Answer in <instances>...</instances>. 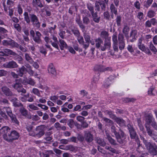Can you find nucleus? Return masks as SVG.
I'll return each instance as SVG.
<instances>
[{"label": "nucleus", "mask_w": 157, "mask_h": 157, "mask_svg": "<svg viewBox=\"0 0 157 157\" xmlns=\"http://www.w3.org/2000/svg\"><path fill=\"white\" fill-rule=\"evenodd\" d=\"M93 16V20L94 21L97 23H98L100 19V17L97 15V13H95L92 14Z\"/></svg>", "instance_id": "obj_28"}, {"label": "nucleus", "mask_w": 157, "mask_h": 157, "mask_svg": "<svg viewBox=\"0 0 157 157\" xmlns=\"http://www.w3.org/2000/svg\"><path fill=\"white\" fill-rule=\"evenodd\" d=\"M107 139L109 141V142L110 143L113 145H116V142L110 136L108 135H107Z\"/></svg>", "instance_id": "obj_31"}, {"label": "nucleus", "mask_w": 157, "mask_h": 157, "mask_svg": "<svg viewBox=\"0 0 157 157\" xmlns=\"http://www.w3.org/2000/svg\"><path fill=\"white\" fill-rule=\"evenodd\" d=\"M37 102H40L42 103H44L46 102V100L45 98H40L38 101H37Z\"/></svg>", "instance_id": "obj_59"}, {"label": "nucleus", "mask_w": 157, "mask_h": 157, "mask_svg": "<svg viewBox=\"0 0 157 157\" xmlns=\"http://www.w3.org/2000/svg\"><path fill=\"white\" fill-rule=\"evenodd\" d=\"M80 94L82 97H84L86 96L87 93L85 90H82L80 91Z\"/></svg>", "instance_id": "obj_50"}, {"label": "nucleus", "mask_w": 157, "mask_h": 157, "mask_svg": "<svg viewBox=\"0 0 157 157\" xmlns=\"http://www.w3.org/2000/svg\"><path fill=\"white\" fill-rule=\"evenodd\" d=\"M153 42L154 44H157V35H156L153 37Z\"/></svg>", "instance_id": "obj_63"}, {"label": "nucleus", "mask_w": 157, "mask_h": 157, "mask_svg": "<svg viewBox=\"0 0 157 157\" xmlns=\"http://www.w3.org/2000/svg\"><path fill=\"white\" fill-rule=\"evenodd\" d=\"M151 125L155 130H157V123L155 121Z\"/></svg>", "instance_id": "obj_51"}, {"label": "nucleus", "mask_w": 157, "mask_h": 157, "mask_svg": "<svg viewBox=\"0 0 157 157\" xmlns=\"http://www.w3.org/2000/svg\"><path fill=\"white\" fill-rule=\"evenodd\" d=\"M101 37L106 38L109 36L108 33L106 31H103L101 33Z\"/></svg>", "instance_id": "obj_34"}, {"label": "nucleus", "mask_w": 157, "mask_h": 157, "mask_svg": "<svg viewBox=\"0 0 157 157\" xmlns=\"http://www.w3.org/2000/svg\"><path fill=\"white\" fill-rule=\"evenodd\" d=\"M155 119L153 117V115L151 113L147 114L145 116L146 125L149 126L150 124H151L154 121Z\"/></svg>", "instance_id": "obj_4"}, {"label": "nucleus", "mask_w": 157, "mask_h": 157, "mask_svg": "<svg viewBox=\"0 0 157 157\" xmlns=\"http://www.w3.org/2000/svg\"><path fill=\"white\" fill-rule=\"evenodd\" d=\"M68 140L66 139H62L60 140V143L61 144H66L68 143Z\"/></svg>", "instance_id": "obj_64"}, {"label": "nucleus", "mask_w": 157, "mask_h": 157, "mask_svg": "<svg viewBox=\"0 0 157 157\" xmlns=\"http://www.w3.org/2000/svg\"><path fill=\"white\" fill-rule=\"evenodd\" d=\"M23 15L25 21L27 23H29L30 22V20L28 13L27 12H25Z\"/></svg>", "instance_id": "obj_30"}, {"label": "nucleus", "mask_w": 157, "mask_h": 157, "mask_svg": "<svg viewBox=\"0 0 157 157\" xmlns=\"http://www.w3.org/2000/svg\"><path fill=\"white\" fill-rule=\"evenodd\" d=\"M3 44L4 45H9L12 47L17 46V44L11 39L3 40L2 42Z\"/></svg>", "instance_id": "obj_7"}, {"label": "nucleus", "mask_w": 157, "mask_h": 157, "mask_svg": "<svg viewBox=\"0 0 157 157\" xmlns=\"http://www.w3.org/2000/svg\"><path fill=\"white\" fill-rule=\"evenodd\" d=\"M83 21L84 23L86 24H88L90 22L89 19L86 17L83 18Z\"/></svg>", "instance_id": "obj_58"}, {"label": "nucleus", "mask_w": 157, "mask_h": 157, "mask_svg": "<svg viewBox=\"0 0 157 157\" xmlns=\"http://www.w3.org/2000/svg\"><path fill=\"white\" fill-rule=\"evenodd\" d=\"M24 83L29 84L33 86L35 83L34 81L31 78H29L24 81Z\"/></svg>", "instance_id": "obj_23"}, {"label": "nucleus", "mask_w": 157, "mask_h": 157, "mask_svg": "<svg viewBox=\"0 0 157 157\" xmlns=\"http://www.w3.org/2000/svg\"><path fill=\"white\" fill-rule=\"evenodd\" d=\"M4 67L10 68H16L18 67L16 63L13 61L9 62L8 63L4 65Z\"/></svg>", "instance_id": "obj_15"}, {"label": "nucleus", "mask_w": 157, "mask_h": 157, "mask_svg": "<svg viewBox=\"0 0 157 157\" xmlns=\"http://www.w3.org/2000/svg\"><path fill=\"white\" fill-rule=\"evenodd\" d=\"M115 121L120 126H123L124 125V120L119 118H116L115 119Z\"/></svg>", "instance_id": "obj_25"}, {"label": "nucleus", "mask_w": 157, "mask_h": 157, "mask_svg": "<svg viewBox=\"0 0 157 157\" xmlns=\"http://www.w3.org/2000/svg\"><path fill=\"white\" fill-rule=\"evenodd\" d=\"M77 40L80 44H82L83 42V39L82 36H78Z\"/></svg>", "instance_id": "obj_54"}, {"label": "nucleus", "mask_w": 157, "mask_h": 157, "mask_svg": "<svg viewBox=\"0 0 157 157\" xmlns=\"http://www.w3.org/2000/svg\"><path fill=\"white\" fill-rule=\"evenodd\" d=\"M11 101H13V105L15 106H22V104L19 102L17 98H14L12 99Z\"/></svg>", "instance_id": "obj_24"}, {"label": "nucleus", "mask_w": 157, "mask_h": 157, "mask_svg": "<svg viewBox=\"0 0 157 157\" xmlns=\"http://www.w3.org/2000/svg\"><path fill=\"white\" fill-rule=\"evenodd\" d=\"M45 127L44 125H42L38 126L36 128V131L38 132L37 134H36V137L39 138L43 136L44 133Z\"/></svg>", "instance_id": "obj_3"}, {"label": "nucleus", "mask_w": 157, "mask_h": 157, "mask_svg": "<svg viewBox=\"0 0 157 157\" xmlns=\"http://www.w3.org/2000/svg\"><path fill=\"white\" fill-rule=\"evenodd\" d=\"M72 31L73 33L75 36H78L79 35V33L78 30H72Z\"/></svg>", "instance_id": "obj_61"}, {"label": "nucleus", "mask_w": 157, "mask_h": 157, "mask_svg": "<svg viewBox=\"0 0 157 157\" xmlns=\"http://www.w3.org/2000/svg\"><path fill=\"white\" fill-rule=\"evenodd\" d=\"M136 34L137 31L136 30H133L131 33V36L132 38L136 39L137 37Z\"/></svg>", "instance_id": "obj_43"}, {"label": "nucleus", "mask_w": 157, "mask_h": 157, "mask_svg": "<svg viewBox=\"0 0 157 157\" xmlns=\"http://www.w3.org/2000/svg\"><path fill=\"white\" fill-rule=\"evenodd\" d=\"M20 112L22 115L26 116L27 115V111L24 108H22L20 109Z\"/></svg>", "instance_id": "obj_33"}, {"label": "nucleus", "mask_w": 157, "mask_h": 157, "mask_svg": "<svg viewBox=\"0 0 157 157\" xmlns=\"http://www.w3.org/2000/svg\"><path fill=\"white\" fill-rule=\"evenodd\" d=\"M85 118L81 116H78L77 117V119L78 121L80 122L81 123L83 122L84 121Z\"/></svg>", "instance_id": "obj_52"}, {"label": "nucleus", "mask_w": 157, "mask_h": 157, "mask_svg": "<svg viewBox=\"0 0 157 157\" xmlns=\"http://www.w3.org/2000/svg\"><path fill=\"white\" fill-rule=\"evenodd\" d=\"M153 0H147V1L145 6L146 7H148L150 6L152 4Z\"/></svg>", "instance_id": "obj_49"}, {"label": "nucleus", "mask_w": 157, "mask_h": 157, "mask_svg": "<svg viewBox=\"0 0 157 157\" xmlns=\"http://www.w3.org/2000/svg\"><path fill=\"white\" fill-rule=\"evenodd\" d=\"M145 26L147 28H150L151 27V24L150 20H147L146 22Z\"/></svg>", "instance_id": "obj_46"}, {"label": "nucleus", "mask_w": 157, "mask_h": 157, "mask_svg": "<svg viewBox=\"0 0 157 157\" xmlns=\"http://www.w3.org/2000/svg\"><path fill=\"white\" fill-rule=\"evenodd\" d=\"M74 121L72 119L69 120L67 122L68 125L71 128L73 127L74 125Z\"/></svg>", "instance_id": "obj_39"}, {"label": "nucleus", "mask_w": 157, "mask_h": 157, "mask_svg": "<svg viewBox=\"0 0 157 157\" xmlns=\"http://www.w3.org/2000/svg\"><path fill=\"white\" fill-rule=\"evenodd\" d=\"M76 21L78 23V24L79 25L80 27V28L83 29L84 28V27L83 25L82 24V23L81 22L80 20L78 19H77L76 20Z\"/></svg>", "instance_id": "obj_60"}, {"label": "nucleus", "mask_w": 157, "mask_h": 157, "mask_svg": "<svg viewBox=\"0 0 157 157\" xmlns=\"http://www.w3.org/2000/svg\"><path fill=\"white\" fill-rule=\"evenodd\" d=\"M37 106L45 110H47L48 108L47 106L41 104H38L37 105Z\"/></svg>", "instance_id": "obj_48"}, {"label": "nucleus", "mask_w": 157, "mask_h": 157, "mask_svg": "<svg viewBox=\"0 0 157 157\" xmlns=\"http://www.w3.org/2000/svg\"><path fill=\"white\" fill-rule=\"evenodd\" d=\"M88 9L90 11L92 14L94 13L93 11V7L92 6H91V5H88Z\"/></svg>", "instance_id": "obj_62"}, {"label": "nucleus", "mask_w": 157, "mask_h": 157, "mask_svg": "<svg viewBox=\"0 0 157 157\" xmlns=\"http://www.w3.org/2000/svg\"><path fill=\"white\" fill-rule=\"evenodd\" d=\"M98 143L101 146H104L105 145V143L101 139L99 138L97 140Z\"/></svg>", "instance_id": "obj_38"}, {"label": "nucleus", "mask_w": 157, "mask_h": 157, "mask_svg": "<svg viewBox=\"0 0 157 157\" xmlns=\"http://www.w3.org/2000/svg\"><path fill=\"white\" fill-rule=\"evenodd\" d=\"M58 98L59 97L58 96L53 95L50 97V99L53 102H55L58 99Z\"/></svg>", "instance_id": "obj_41"}, {"label": "nucleus", "mask_w": 157, "mask_h": 157, "mask_svg": "<svg viewBox=\"0 0 157 157\" xmlns=\"http://www.w3.org/2000/svg\"><path fill=\"white\" fill-rule=\"evenodd\" d=\"M31 93L36 95L37 96H38V97H40V91L37 88H33L32 90Z\"/></svg>", "instance_id": "obj_32"}, {"label": "nucleus", "mask_w": 157, "mask_h": 157, "mask_svg": "<svg viewBox=\"0 0 157 157\" xmlns=\"http://www.w3.org/2000/svg\"><path fill=\"white\" fill-rule=\"evenodd\" d=\"M2 90L4 93L7 96H10L11 94V92L10 90L6 87H3L2 88Z\"/></svg>", "instance_id": "obj_22"}, {"label": "nucleus", "mask_w": 157, "mask_h": 157, "mask_svg": "<svg viewBox=\"0 0 157 157\" xmlns=\"http://www.w3.org/2000/svg\"><path fill=\"white\" fill-rule=\"evenodd\" d=\"M156 13L152 9L149 10L147 12V16L149 18H152L155 16Z\"/></svg>", "instance_id": "obj_19"}, {"label": "nucleus", "mask_w": 157, "mask_h": 157, "mask_svg": "<svg viewBox=\"0 0 157 157\" xmlns=\"http://www.w3.org/2000/svg\"><path fill=\"white\" fill-rule=\"evenodd\" d=\"M123 39L124 37L122 35L119 34L118 36V40L119 42V48L121 50L123 49L125 47Z\"/></svg>", "instance_id": "obj_14"}, {"label": "nucleus", "mask_w": 157, "mask_h": 157, "mask_svg": "<svg viewBox=\"0 0 157 157\" xmlns=\"http://www.w3.org/2000/svg\"><path fill=\"white\" fill-rule=\"evenodd\" d=\"M19 137L18 133L16 131H12L10 134H8L7 137H4V139L6 141H10L12 140L17 139Z\"/></svg>", "instance_id": "obj_1"}, {"label": "nucleus", "mask_w": 157, "mask_h": 157, "mask_svg": "<svg viewBox=\"0 0 157 157\" xmlns=\"http://www.w3.org/2000/svg\"><path fill=\"white\" fill-rule=\"evenodd\" d=\"M85 40L87 43H90V36L89 35L85 34L84 35Z\"/></svg>", "instance_id": "obj_42"}, {"label": "nucleus", "mask_w": 157, "mask_h": 157, "mask_svg": "<svg viewBox=\"0 0 157 157\" xmlns=\"http://www.w3.org/2000/svg\"><path fill=\"white\" fill-rule=\"evenodd\" d=\"M33 5L35 6H39L40 7H43V5L40 2V0H33L32 2Z\"/></svg>", "instance_id": "obj_20"}, {"label": "nucleus", "mask_w": 157, "mask_h": 157, "mask_svg": "<svg viewBox=\"0 0 157 157\" xmlns=\"http://www.w3.org/2000/svg\"><path fill=\"white\" fill-rule=\"evenodd\" d=\"M48 70V72L50 74L55 75L56 74V71L54 66L52 63H50L49 64Z\"/></svg>", "instance_id": "obj_10"}, {"label": "nucleus", "mask_w": 157, "mask_h": 157, "mask_svg": "<svg viewBox=\"0 0 157 157\" xmlns=\"http://www.w3.org/2000/svg\"><path fill=\"white\" fill-rule=\"evenodd\" d=\"M10 128L7 126H4L3 127L0 129V132L3 136V138L5 136L7 137L8 135V132L10 131Z\"/></svg>", "instance_id": "obj_9"}, {"label": "nucleus", "mask_w": 157, "mask_h": 157, "mask_svg": "<svg viewBox=\"0 0 157 157\" xmlns=\"http://www.w3.org/2000/svg\"><path fill=\"white\" fill-rule=\"evenodd\" d=\"M36 36H34L33 37V40L38 43H40L41 42L40 37L41 35L40 33L38 31L36 32Z\"/></svg>", "instance_id": "obj_16"}, {"label": "nucleus", "mask_w": 157, "mask_h": 157, "mask_svg": "<svg viewBox=\"0 0 157 157\" xmlns=\"http://www.w3.org/2000/svg\"><path fill=\"white\" fill-rule=\"evenodd\" d=\"M29 108L33 110H36L39 109L38 108L37 106L33 104L29 105Z\"/></svg>", "instance_id": "obj_45"}, {"label": "nucleus", "mask_w": 157, "mask_h": 157, "mask_svg": "<svg viewBox=\"0 0 157 157\" xmlns=\"http://www.w3.org/2000/svg\"><path fill=\"white\" fill-rule=\"evenodd\" d=\"M154 88L153 87H150L148 91V94L149 95H153L152 93V91L154 90Z\"/></svg>", "instance_id": "obj_57"}, {"label": "nucleus", "mask_w": 157, "mask_h": 157, "mask_svg": "<svg viewBox=\"0 0 157 157\" xmlns=\"http://www.w3.org/2000/svg\"><path fill=\"white\" fill-rule=\"evenodd\" d=\"M4 52L6 56H7L8 55H11L15 56L16 55V54L14 52L8 49H5L4 50Z\"/></svg>", "instance_id": "obj_26"}, {"label": "nucleus", "mask_w": 157, "mask_h": 157, "mask_svg": "<svg viewBox=\"0 0 157 157\" xmlns=\"http://www.w3.org/2000/svg\"><path fill=\"white\" fill-rule=\"evenodd\" d=\"M110 10L112 13H113L114 14H116L117 13V9L115 7V6L113 4H112L110 5Z\"/></svg>", "instance_id": "obj_35"}, {"label": "nucleus", "mask_w": 157, "mask_h": 157, "mask_svg": "<svg viewBox=\"0 0 157 157\" xmlns=\"http://www.w3.org/2000/svg\"><path fill=\"white\" fill-rule=\"evenodd\" d=\"M112 40L113 42V47L114 50L115 51H118V48L117 46V35L114 34L112 37Z\"/></svg>", "instance_id": "obj_12"}, {"label": "nucleus", "mask_w": 157, "mask_h": 157, "mask_svg": "<svg viewBox=\"0 0 157 157\" xmlns=\"http://www.w3.org/2000/svg\"><path fill=\"white\" fill-rule=\"evenodd\" d=\"M51 44L55 48H56L58 50H59V47L58 45V41L53 42H51Z\"/></svg>", "instance_id": "obj_40"}, {"label": "nucleus", "mask_w": 157, "mask_h": 157, "mask_svg": "<svg viewBox=\"0 0 157 157\" xmlns=\"http://www.w3.org/2000/svg\"><path fill=\"white\" fill-rule=\"evenodd\" d=\"M19 72L18 73V74L19 75L21 76L24 74L26 73V70L25 68L23 66L19 69Z\"/></svg>", "instance_id": "obj_29"}, {"label": "nucleus", "mask_w": 157, "mask_h": 157, "mask_svg": "<svg viewBox=\"0 0 157 157\" xmlns=\"http://www.w3.org/2000/svg\"><path fill=\"white\" fill-rule=\"evenodd\" d=\"M95 42L96 47L98 48H100L101 49V46H102V45L103 44V41L100 38H98L96 40Z\"/></svg>", "instance_id": "obj_21"}, {"label": "nucleus", "mask_w": 157, "mask_h": 157, "mask_svg": "<svg viewBox=\"0 0 157 157\" xmlns=\"http://www.w3.org/2000/svg\"><path fill=\"white\" fill-rule=\"evenodd\" d=\"M145 146L147 149L148 150L149 152L152 155H157L156 148H155V146H154L150 143L149 142Z\"/></svg>", "instance_id": "obj_2"}, {"label": "nucleus", "mask_w": 157, "mask_h": 157, "mask_svg": "<svg viewBox=\"0 0 157 157\" xmlns=\"http://www.w3.org/2000/svg\"><path fill=\"white\" fill-rule=\"evenodd\" d=\"M29 95L28 94L26 95H24L22 97L20 98V100L23 102H25L27 100V98L29 97Z\"/></svg>", "instance_id": "obj_37"}, {"label": "nucleus", "mask_w": 157, "mask_h": 157, "mask_svg": "<svg viewBox=\"0 0 157 157\" xmlns=\"http://www.w3.org/2000/svg\"><path fill=\"white\" fill-rule=\"evenodd\" d=\"M67 48L68 49L69 51L71 53L74 54L75 53V52L72 47H67Z\"/></svg>", "instance_id": "obj_55"}, {"label": "nucleus", "mask_w": 157, "mask_h": 157, "mask_svg": "<svg viewBox=\"0 0 157 157\" xmlns=\"http://www.w3.org/2000/svg\"><path fill=\"white\" fill-rule=\"evenodd\" d=\"M110 38L106 39L104 45L101 46V50L102 51H105L106 48H109L110 47Z\"/></svg>", "instance_id": "obj_13"}, {"label": "nucleus", "mask_w": 157, "mask_h": 157, "mask_svg": "<svg viewBox=\"0 0 157 157\" xmlns=\"http://www.w3.org/2000/svg\"><path fill=\"white\" fill-rule=\"evenodd\" d=\"M59 46L61 50H63L64 48H67V45L66 43L63 40H59Z\"/></svg>", "instance_id": "obj_18"}, {"label": "nucleus", "mask_w": 157, "mask_h": 157, "mask_svg": "<svg viewBox=\"0 0 157 157\" xmlns=\"http://www.w3.org/2000/svg\"><path fill=\"white\" fill-rule=\"evenodd\" d=\"M115 135L116 136V138L117 140V141L120 143L121 144L123 143L122 139H121L120 136H119L118 134H116Z\"/></svg>", "instance_id": "obj_47"}, {"label": "nucleus", "mask_w": 157, "mask_h": 157, "mask_svg": "<svg viewBox=\"0 0 157 157\" xmlns=\"http://www.w3.org/2000/svg\"><path fill=\"white\" fill-rule=\"evenodd\" d=\"M138 17L140 20H143L144 18V14L143 13L139 12L138 13Z\"/></svg>", "instance_id": "obj_56"}, {"label": "nucleus", "mask_w": 157, "mask_h": 157, "mask_svg": "<svg viewBox=\"0 0 157 157\" xmlns=\"http://www.w3.org/2000/svg\"><path fill=\"white\" fill-rule=\"evenodd\" d=\"M13 87L18 92H21L24 93H26V90L22 88V85L20 83H16L13 86Z\"/></svg>", "instance_id": "obj_11"}, {"label": "nucleus", "mask_w": 157, "mask_h": 157, "mask_svg": "<svg viewBox=\"0 0 157 157\" xmlns=\"http://www.w3.org/2000/svg\"><path fill=\"white\" fill-rule=\"evenodd\" d=\"M30 16L33 25L37 28H39L40 27V24L38 21L37 17L33 14H30Z\"/></svg>", "instance_id": "obj_6"}, {"label": "nucleus", "mask_w": 157, "mask_h": 157, "mask_svg": "<svg viewBox=\"0 0 157 157\" xmlns=\"http://www.w3.org/2000/svg\"><path fill=\"white\" fill-rule=\"evenodd\" d=\"M151 24L154 25H155L157 24V20L155 18H152L150 19Z\"/></svg>", "instance_id": "obj_44"}, {"label": "nucleus", "mask_w": 157, "mask_h": 157, "mask_svg": "<svg viewBox=\"0 0 157 157\" xmlns=\"http://www.w3.org/2000/svg\"><path fill=\"white\" fill-rule=\"evenodd\" d=\"M4 110H5L6 112L9 116L10 117L11 120L13 122H14L16 123H18V121L14 117H13L11 110L10 107H8L4 108Z\"/></svg>", "instance_id": "obj_8"}, {"label": "nucleus", "mask_w": 157, "mask_h": 157, "mask_svg": "<svg viewBox=\"0 0 157 157\" xmlns=\"http://www.w3.org/2000/svg\"><path fill=\"white\" fill-rule=\"evenodd\" d=\"M146 130L149 136L151 137L155 141L157 142V135L155 134L153 131L151 129L150 127L146 126Z\"/></svg>", "instance_id": "obj_5"}, {"label": "nucleus", "mask_w": 157, "mask_h": 157, "mask_svg": "<svg viewBox=\"0 0 157 157\" xmlns=\"http://www.w3.org/2000/svg\"><path fill=\"white\" fill-rule=\"evenodd\" d=\"M14 27L17 29L18 31H20L21 30V28L19 24L14 23L13 24Z\"/></svg>", "instance_id": "obj_53"}, {"label": "nucleus", "mask_w": 157, "mask_h": 157, "mask_svg": "<svg viewBox=\"0 0 157 157\" xmlns=\"http://www.w3.org/2000/svg\"><path fill=\"white\" fill-rule=\"evenodd\" d=\"M84 137L85 140L88 142H90L93 140V136L89 132H86V133Z\"/></svg>", "instance_id": "obj_17"}, {"label": "nucleus", "mask_w": 157, "mask_h": 157, "mask_svg": "<svg viewBox=\"0 0 157 157\" xmlns=\"http://www.w3.org/2000/svg\"><path fill=\"white\" fill-rule=\"evenodd\" d=\"M149 48L153 52H156L157 50L156 48L154 46L153 44H152V43L151 42L150 43Z\"/></svg>", "instance_id": "obj_36"}, {"label": "nucleus", "mask_w": 157, "mask_h": 157, "mask_svg": "<svg viewBox=\"0 0 157 157\" xmlns=\"http://www.w3.org/2000/svg\"><path fill=\"white\" fill-rule=\"evenodd\" d=\"M25 56L26 60L30 63H32L33 62L32 59L28 54L25 53Z\"/></svg>", "instance_id": "obj_27"}]
</instances>
